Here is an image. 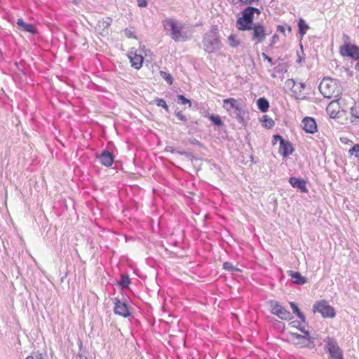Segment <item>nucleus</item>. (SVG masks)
Segmentation results:
<instances>
[{"mask_svg":"<svg viewBox=\"0 0 359 359\" xmlns=\"http://www.w3.org/2000/svg\"><path fill=\"white\" fill-rule=\"evenodd\" d=\"M255 13L259 15L261 11L255 7L247 6L242 12L241 17L236 20V27L240 31H245L250 29V25L252 24Z\"/></svg>","mask_w":359,"mask_h":359,"instance_id":"obj_1","label":"nucleus"},{"mask_svg":"<svg viewBox=\"0 0 359 359\" xmlns=\"http://www.w3.org/2000/svg\"><path fill=\"white\" fill-rule=\"evenodd\" d=\"M216 31L217 28L212 27L203 37L204 50L208 53L216 52L222 47V43Z\"/></svg>","mask_w":359,"mask_h":359,"instance_id":"obj_2","label":"nucleus"},{"mask_svg":"<svg viewBox=\"0 0 359 359\" xmlns=\"http://www.w3.org/2000/svg\"><path fill=\"white\" fill-rule=\"evenodd\" d=\"M250 28L247 29L245 31L252 30V41H255L256 43H261L266 39V36L269 34L264 26L259 22L255 23L250 25Z\"/></svg>","mask_w":359,"mask_h":359,"instance_id":"obj_3","label":"nucleus"},{"mask_svg":"<svg viewBox=\"0 0 359 359\" xmlns=\"http://www.w3.org/2000/svg\"><path fill=\"white\" fill-rule=\"evenodd\" d=\"M271 308L272 314L277 316L279 318L283 320H290L292 319V313L283 307L277 301L271 300L268 302Z\"/></svg>","mask_w":359,"mask_h":359,"instance_id":"obj_4","label":"nucleus"},{"mask_svg":"<svg viewBox=\"0 0 359 359\" xmlns=\"http://www.w3.org/2000/svg\"><path fill=\"white\" fill-rule=\"evenodd\" d=\"M313 311L319 312L323 318H333L336 313L332 306L326 300L317 302L313 304Z\"/></svg>","mask_w":359,"mask_h":359,"instance_id":"obj_5","label":"nucleus"},{"mask_svg":"<svg viewBox=\"0 0 359 359\" xmlns=\"http://www.w3.org/2000/svg\"><path fill=\"white\" fill-rule=\"evenodd\" d=\"M165 29L170 31V36L175 41H179L182 38L181 29L176 25L173 19L168 18L163 22Z\"/></svg>","mask_w":359,"mask_h":359,"instance_id":"obj_6","label":"nucleus"},{"mask_svg":"<svg viewBox=\"0 0 359 359\" xmlns=\"http://www.w3.org/2000/svg\"><path fill=\"white\" fill-rule=\"evenodd\" d=\"M340 53L343 56L349 57L353 60L359 59V47L355 44L346 42L340 48Z\"/></svg>","mask_w":359,"mask_h":359,"instance_id":"obj_7","label":"nucleus"},{"mask_svg":"<svg viewBox=\"0 0 359 359\" xmlns=\"http://www.w3.org/2000/svg\"><path fill=\"white\" fill-rule=\"evenodd\" d=\"M326 348L331 359H344L342 351L334 340L329 339L326 344Z\"/></svg>","mask_w":359,"mask_h":359,"instance_id":"obj_8","label":"nucleus"},{"mask_svg":"<svg viewBox=\"0 0 359 359\" xmlns=\"http://www.w3.org/2000/svg\"><path fill=\"white\" fill-rule=\"evenodd\" d=\"M332 81L330 79H323L319 85V90L324 97L331 98L333 96Z\"/></svg>","mask_w":359,"mask_h":359,"instance_id":"obj_9","label":"nucleus"},{"mask_svg":"<svg viewBox=\"0 0 359 359\" xmlns=\"http://www.w3.org/2000/svg\"><path fill=\"white\" fill-rule=\"evenodd\" d=\"M288 336L290 337V339L293 341V343L296 345H299L300 346H308L311 339H312L311 336H307L306 334L302 335L298 333L294 332H289Z\"/></svg>","mask_w":359,"mask_h":359,"instance_id":"obj_10","label":"nucleus"},{"mask_svg":"<svg viewBox=\"0 0 359 359\" xmlns=\"http://www.w3.org/2000/svg\"><path fill=\"white\" fill-rule=\"evenodd\" d=\"M114 304L115 306L114 311L116 314L125 318L130 316L128 305L126 303L121 302L118 298H115Z\"/></svg>","mask_w":359,"mask_h":359,"instance_id":"obj_11","label":"nucleus"},{"mask_svg":"<svg viewBox=\"0 0 359 359\" xmlns=\"http://www.w3.org/2000/svg\"><path fill=\"white\" fill-rule=\"evenodd\" d=\"M302 124L303 129L307 133L313 134L318 130L316 122L312 117H305L302 120Z\"/></svg>","mask_w":359,"mask_h":359,"instance_id":"obj_12","label":"nucleus"},{"mask_svg":"<svg viewBox=\"0 0 359 359\" xmlns=\"http://www.w3.org/2000/svg\"><path fill=\"white\" fill-rule=\"evenodd\" d=\"M97 157L100 160L101 163L107 167L111 166L114 161V154L108 149L103 150L99 156L97 155Z\"/></svg>","mask_w":359,"mask_h":359,"instance_id":"obj_13","label":"nucleus"},{"mask_svg":"<svg viewBox=\"0 0 359 359\" xmlns=\"http://www.w3.org/2000/svg\"><path fill=\"white\" fill-rule=\"evenodd\" d=\"M294 151V148L290 141L281 140L280 144L279 152L283 157L290 155Z\"/></svg>","mask_w":359,"mask_h":359,"instance_id":"obj_14","label":"nucleus"},{"mask_svg":"<svg viewBox=\"0 0 359 359\" xmlns=\"http://www.w3.org/2000/svg\"><path fill=\"white\" fill-rule=\"evenodd\" d=\"M289 182L293 187L294 188H297L301 191L302 193H307L308 189L306 187V181L294 177H292L289 179Z\"/></svg>","mask_w":359,"mask_h":359,"instance_id":"obj_15","label":"nucleus"},{"mask_svg":"<svg viewBox=\"0 0 359 359\" xmlns=\"http://www.w3.org/2000/svg\"><path fill=\"white\" fill-rule=\"evenodd\" d=\"M287 273L291 277L292 281L295 284L304 285L307 282V278L302 276L299 271L290 270L287 271Z\"/></svg>","mask_w":359,"mask_h":359,"instance_id":"obj_16","label":"nucleus"},{"mask_svg":"<svg viewBox=\"0 0 359 359\" xmlns=\"http://www.w3.org/2000/svg\"><path fill=\"white\" fill-rule=\"evenodd\" d=\"M17 25L18 28L23 29L24 31L35 34L37 32L36 27L32 24H28L23 21L22 19H18L17 21Z\"/></svg>","mask_w":359,"mask_h":359,"instance_id":"obj_17","label":"nucleus"},{"mask_svg":"<svg viewBox=\"0 0 359 359\" xmlns=\"http://www.w3.org/2000/svg\"><path fill=\"white\" fill-rule=\"evenodd\" d=\"M129 57L132 67L137 69L142 67L143 62V57L142 55L134 54L133 55H130Z\"/></svg>","mask_w":359,"mask_h":359,"instance_id":"obj_18","label":"nucleus"},{"mask_svg":"<svg viewBox=\"0 0 359 359\" xmlns=\"http://www.w3.org/2000/svg\"><path fill=\"white\" fill-rule=\"evenodd\" d=\"M241 105L234 98H229L224 100V107L227 111L238 109Z\"/></svg>","mask_w":359,"mask_h":359,"instance_id":"obj_19","label":"nucleus"},{"mask_svg":"<svg viewBox=\"0 0 359 359\" xmlns=\"http://www.w3.org/2000/svg\"><path fill=\"white\" fill-rule=\"evenodd\" d=\"M112 19L109 17H107L106 19L100 20L97 22L96 29L97 30H104L107 29L110 25L111 24Z\"/></svg>","mask_w":359,"mask_h":359,"instance_id":"obj_20","label":"nucleus"},{"mask_svg":"<svg viewBox=\"0 0 359 359\" xmlns=\"http://www.w3.org/2000/svg\"><path fill=\"white\" fill-rule=\"evenodd\" d=\"M258 109L262 112H266L269 107V102L265 97H260L257 100Z\"/></svg>","mask_w":359,"mask_h":359,"instance_id":"obj_21","label":"nucleus"},{"mask_svg":"<svg viewBox=\"0 0 359 359\" xmlns=\"http://www.w3.org/2000/svg\"><path fill=\"white\" fill-rule=\"evenodd\" d=\"M290 305L293 313H294L301 320L302 322L305 323L306 317L304 313L301 312L297 305L294 302H290Z\"/></svg>","mask_w":359,"mask_h":359,"instance_id":"obj_22","label":"nucleus"},{"mask_svg":"<svg viewBox=\"0 0 359 359\" xmlns=\"http://www.w3.org/2000/svg\"><path fill=\"white\" fill-rule=\"evenodd\" d=\"M299 33L304 36L309 27L303 19H299L298 22Z\"/></svg>","mask_w":359,"mask_h":359,"instance_id":"obj_23","label":"nucleus"},{"mask_svg":"<svg viewBox=\"0 0 359 359\" xmlns=\"http://www.w3.org/2000/svg\"><path fill=\"white\" fill-rule=\"evenodd\" d=\"M233 115L238 120V121L240 123H242L244 121L245 111L243 110L241 106L240 107H238V109H234Z\"/></svg>","mask_w":359,"mask_h":359,"instance_id":"obj_24","label":"nucleus"},{"mask_svg":"<svg viewBox=\"0 0 359 359\" xmlns=\"http://www.w3.org/2000/svg\"><path fill=\"white\" fill-rule=\"evenodd\" d=\"M291 327H295L300 330L303 334H306L307 336H309V332L308 330H306L303 327L301 326L300 322L297 320H294L291 322L289 324Z\"/></svg>","mask_w":359,"mask_h":359,"instance_id":"obj_25","label":"nucleus"},{"mask_svg":"<svg viewBox=\"0 0 359 359\" xmlns=\"http://www.w3.org/2000/svg\"><path fill=\"white\" fill-rule=\"evenodd\" d=\"M130 284V278L127 274H122L121 276V280L119 281V285L123 288H126L128 287Z\"/></svg>","mask_w":359,"mask_h":359,"instance_id":"obj_26","label":"nucleus"},{"mask_svg":"<svg viewBox=\"0 0 359 359\" xmlns=\"http://www.w3.org/2000/svg\"><path fill=\"white\" fill-rule=\"evenodd\" d=\"M262 121L265 123V127L267 128H271L274 126V121L272 118H269L267 115H264L262 118Z\"/></svg>","mask_w":359,"mask_h":359,"instance_id":"obj_27","label":"nucleus"},{"mask_svg":"<svg viewBox=\"0 0 359 359\" xmlns=\"http://www.w3.org/2000/svg\"><path fill=\"white\" fill-rule=\"evenodd\" d=\"M209 119L217 126H221L223 125V122L222 121L220 116L218 115H210L209 116Z\"/></svg>","mask_w":359,"mask_h":359,"instance_id":"obj_28","label":"nucleus"},{"mask_svg":"<svg viewBox=\"0 0 359 359\" xmlns=\"http://www.w3.org/2000/svg\"><path fill=\"white\" fill-rule=\"evenodd\" d=\"M154 102L158 107H161L163 109H165L166 111H168V106L163 99L156 98L154 100Z\"/></svg>","mask_w":359,"mask_h":359,"instance_id":"obj_29","label":"nucleus"},{"mask_svg":"<svg viewBox=\"0 0 359 359\" xmlns=\"http://www.w3.org/2000/svg\"><path fill=\"white\" fill-rule=\"evenodd\" d=\"M160 74L167 81L168 84L171 85L172 83L173 79L169 73L161 71Z\"/></svg>","mask_w":359,"mask_h":359,"instance_id":"obj_30","label":"nucleus"},{"mask_svg":"<svg viewBox=\"0 0 359 359\" xmlns=\"http://www.w3.org/2000/svg\"><path fill=\"white\" fill-rule=\"evenodd\" d=\"M229 44L232 47H236L241 44V42L238 40L236 39V36L233 34L229 36Z\"/></svg>","mask_w":359,"mask_h":359,"instance_id":"obj_31","label":"nucleus"},{"mask_svg":"<svg viewBox=\"0 0 359 359\" xmlns=\"http://www.w3.org/2000/svg\"><path fill=\"white\" fill-rule=\"evenodd\" d=\"M223 268L228 271H239L240 270L233 266L230 262H226L223 264Z\"/></svg>","mask_w":359,"mask_h":359,"instance_id":"obj_32","label":"nucleus"},{"mask_svg":"<svg viewBox=\"0 0 359 359\" xmlns=\"http://www.w3.org/2000/svg\"><path fill=\"white\" fill-rule=\"evenodd\" d=\"M349 153L351 154V155H355V157L358 158H359V144H355L350 150H349Z\"/></svg>","mask_w":359,"mask_h":359,"instance_id":"obj_33","label":"nucleus"},{"mask_svg":"<svg viewBox=\"0 0 359 359\" xmlns=\"http://www.w3.org/2000/svg\"><path fill=\"white\" fill-rule=\"evenodd\" d=\"M177 100L180 101L182 104H189V107L191 106V101L189 99L186 98L183 95H178Z\"/></svg>","mask_w":359,"mask_h":359,"instance_id":"obj_34","label":"nucleus"},{"mask_svg":"<svg viewBox=\"0 0 359 359\" xmlns=\"http://www.w3.org/2000/svg\"><path fill=\"white\" fill-rule=\"evenodd\" d=\"M351 116L355 118H359V107L353 106L351 108Z\"/></svg>","mask_w":359,"mask_h":359,"instance_id":"obj_35","label":"nucleus"},{"mask_svg":"<svg viewBox=\"0 0 359 359\" xmlns=\"http://www.w3.org/2000/svg\"><path fill=\"white\" fill-rule=\"evenodd\" d=\"M177 153L181 154V155L185 156L191 162H193L194 160H196V158L192 155V154H191L189 152H187V151H177Z\"/></svg>","mask_w":359,"mask_h":359,"instance_id":"obj_36","label":"nucleus"},{"mask_svg":"<svg viewBox=\"0 0 359 359\" xmlns=\"http://www.w3.org/2000/svg\"><path fill=\"white\" fill-rule=\"evenodd\" d=\"M274 71L278 73L286 72L287 69L284 65H278L274 68Z\"/></svg>","mask_w":359,"mask_h":359,"instance_id":"obj_37","label":"nucleus"},{"mask_svg":"<svg viewBox=\"0 0 359 359\" xmlns=\"http://www.w3.org/2000/svg\"><path fill=\"white\" fill-rule=\"evenodd\" d=\"M126 36H127L128 38H136L135 35L134 34V32L131 29L126 28L124 30Z\"/></svg>","mask_w":359,"mask_h":359,"instance_id":"obj_38","label":"nucleus"},{"mask_svg":"<svg viewBox=\"0 0 359 359\" xmlns=\"http://www.w3.org/2000/svg\"><path fill=\"white\" fill-rule=\"evenodd\" d=\"M243 5L250 6L255 2H258L259 0H239Z\"/></svg>","mask_w":359,"mask_h":359,"instance_id":"obj_39","label":"nucleus"},{"mask_svg":"<svg viewBox=\"0 0 359 359\" xmlns=\"http://www.w3.org/2000/svg\"><path fill=\"white\" fill-rule=\"evenodd\" d=\"M175 115L177 116V118L182 121H187V118L185 116H184L181 111H175Z\"/></svg>","mask_w":359,"mask_h":359,"instance_id":"obj_40","label":"nucleus"},{"mask_svg":"<svg viewBox=\"0 0 359 359\" xmlns=\"http://www.w3.org/2000/svg\"><path fill=\"white\" fill-rule=\"evenodd\" d=\"M285 84L287 87L293 88L295 86V81L293 79H287L285 82Z\"/></svg>","mask_w":359,"mask_h":359,"instance_id":"obj_41","label":"nucleus"},{"mask_svg":"<svg viewBox=\"0 0 359 359\" xmlns=\"http://www.w3.org/2000/svg\"><path fill=\"white\" fill-rule=\"evenodd\" d=\"M139 7H146L147 6V0H137Z\"/></svg>","mask_w":359,"mask_h":359,"instance_id":"obj_42","label":"nucleus"},{"mask_svg":"<svg viewBox=\"0 0 359 359\" xmlns=\"http://www.w3.org/2000/svg\"><path fill=\"white\" fill-rule=\"evenodd\" d=\"M279 40V36L278 34H274L272 37H271V45H273L275 43H276Z\"/></svg>","mask_w":359,"mask_h":359,"instance_id":"obj_43","label":"nucleus"},{"mask_svg":"<svg viewBox=\"0 0 359 359\" xmlns=\"http://www.w3.org/2000/svg\"><path fill=\"white\" fill-rule=\"evenodd\" d=\"M262 57L266 60L269 62H270L271 65H273V60L271 57H269V55H267L266 53H262Z\"/></svg>","mask_w":359,"mask_h":359,"instance_id":"obj_44","label":"nucleus"},{"mask_svg":"<svg viewBox=\"0 0 359 359\" xmlns=\"http://www.w3.org/2000/svg\"><path fill=\"white\" fill-rule=\"evenodd\" d=\"M273 140H274V141H278V140L280 142V144L281 143V140H284V139L280 135H275L273 136Z\"/></svg>","mask_w":359,"mask_h":359,"instance_id":"obj_45","label":"nucleus"},{"mask_svg":"<svg viewBox=\"0 0 359 359\" xmlns=\"http://www.w3.org/2000/svg\"><path fill=\"white\" fill-rule=\"evenodd\" d=\"M189 142L192 144H196V145H199L201 146V144L200 143V142L196 139H191V140H189Z\"/></svg>","mask_w":359,"mask_h":359,"instance_id":"obj_46","label":"nucleus"},{"mask_svg":"<svg viewBox=\"0 0 359 359\" xmlns=\"http://www.w3.org/2000/svg\"><path fill=\"white\" fill-rule=\"evenodd\" d=\"M165 150L166 151H170L172 153H175V152L177 153V151L175 150V149L172 148V147H166Z\"/></svg>","mask_w":359,"mask_h":359,"instance_id":"obj_47","label":"nucleus"},{"mask_svg":"<svg viewBox=\"0 0 359 359\" xmlns=\"http://www.w3.org/2000/svg\"><path fill=\"white\" fill-rule=\"evenodd\" d=\"M277 30L283 34L285 33V27L283 25H278L277 27Z\"/></svg>","mask_w":359,"mask_h":359,"instance_id":"obj_48","label":"nucleus"},{"mask_svg":"<svg viewBox=\"0 0 359 359\" xmlns=\"http://www.w3.org/2000/svg\"><path fill=\"white\" fill-rule=\"evenodd\" d=\"M35 359H44L42 353H37L35 356Z\"/></svg>","mask_w":359,"mask_h":359,"instance_id":"obj_49","label":"nucleus"},{"mask_svg":"<svg viewBox=\"0 0 359 359\" xmlns=\"http://www.w3.org/2000/svg\"><path fill=\"white\" fill-rule=\"evenodd\" d=\"M299 86H300V89H299V91L301 92L302 90L304 89L305 87H306V85L305 83H299Z\"/></svg>","mask_w":359,"mask_h":359,"instance_id":"obj_50","label":"nucleus"},{"mask_svg":"<svg viewBox=\"0 0 359 359\" xmlns=\"http://www.w3.org/2000/svg\"><path fill=\"white\" fill-rule=\"evenodd\" d=\"M358 60V62H357V63H356V64H355V69L357 71H358V72H359V59H358V60Z\"/></svg>","mask_w":359,"mask_h":359,"instance_id":"obj_51","label":"nucleus"},{"mask_svg":"<svg viewBox=\"0 0 359 359\" xmlns=\"http://www.w3.org/2000/svg\"><path fill=\"white\" fill-rule=\"evenodd\" d=\"M26 359H35V358L32 355H29L26 358Z\"/></svg>","mask_w":359,"mask_h":359,"instance_id":"obj_52","label":"nucleus"},{"mask_svg":"<svg viewBox=\"0 0 359 359\" xmlns=\"http://www.w3.org/2000/svg\"><path fill=\"white\" fill-rule=\"evenodd\" d=\"M344 37L346 38L347 40L349 39L348 36L347 35H346V34H344Z\"/></svg>","mask_w":359,"mask_h":359,"instance_id":"obj_53","label":"nucleus"},{"mask_svg":"<svg viewBox=\"0 0 359 359\" xmlns=\"http://www.w3.org/2000/svg\"><path fill=\"white\" fill-rule=\"evenodd\" d=\"M73 2H74L75 4H79V2H78V1H77V0H73Z\"/></svg>","mask_w":359,"mask_h":359,"instance_id":"obj_54","label":"nucleus"},{"mask_svg":"<svg viewBox=\"0 0 359 359\" xmlns=\"http://www.w3.org/2000/svg\"><path fill=\"white\" fill-rule=\"evenodd\" d=\"M271 76H272L273 78H276V75L275 74H271Z\"/></svg>","mask_w":359,"mask_h":359,"instance_id":"obj_55","label":"nucleus"},{"mask_svg":"<svg viewBox=\"0 0 359 359\" xmlns=\"http://www.w3.org/2000/svg\"><path fill=\"white\" fill-rule=\"evenodd\" d=\"M301 60H302V59H301V57H299V58L298 59V60H297V62H301Z\"/></svg>","mask_w":359,"mask_h":359,"instance_id":"obj_56","label":"nucleus"},{"mask_svg":"<svg viewBox=\"0 0 359 359\" xmlns=\"http://www.w3.org/2000/svg\"><path fill=\"white\" fill-rule=\"evenodd\" d=\"M330 116H331V117H334L335 116H334V115H333V113H332V114H330Z\"/></svg>","mask_w":359,"mask_h":359,"instance_id":"obj_57","label":"nucleus"},{"mask_svg":"<svg viewBox=\"0 0 359 359\" xmlns=\"http://www.w3.org/2000/svg\"><path fill=\"white\" fill-rule=\"evenodd\" d=\"M288 29H289V31H290V30H291V28H290V26L288 27Z\"/></svg>","mask_w":359,"mask_h":359,"instance_id":"obj_58","label":"nucleus"}]
</instances>
